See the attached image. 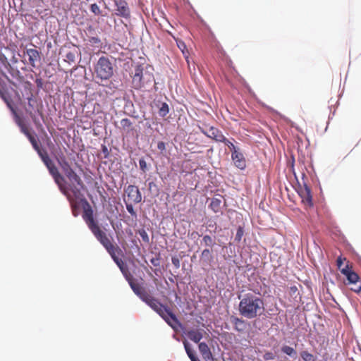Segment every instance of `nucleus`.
<instances>
[{"mask_svg":"<svg viewBox=\"0 0 361 361\" xmlns=\"http://www.w3.org/2000/svg\"><path fill=\"white\" fill-rule=\"evenodd\" d=\"M221 201L218 198H213L209 204V207L215 213H218L221 211Z\"/></svg>","mask_w":361,"mask_h":361,"instance_id":"393cba45","label":"nucleus"},{"mask_svg":"<svg viewBox=\"0 0 361 361\" xmlns=\"http://www.w3.org/2000/svg\"><path fill=\"white\" fill-rule=\"evenodd\" d=\"M300 357L303 360V361H316L317 360L316 357L307 350L301 351Z\"/></svg>","mask_w":361,"mask_h":361,"instance_id":"bb28decb","label":"nucleus"},{"mask_svg":"<svg viewBox=\"0 0 361 361\" xmlns=\"http://www.w3.org/2000/svg\"><path fill=\"white\" fill-rule=\"evenodd\" d=\"M126 209L127 211L134 217H137V214L135 211L134 210L133 206L132 204V202L128 203V202L125 201Z\"/></svg>","mask_w":361,"mask_h":361,"instance_id":"473e14b6","label":"nucleus"},{"mask_svg":"<svg viewBox=\"0 0 361 361\" xmlns=\"http://www.w3.org/2000/svg\"><path fill=\"white\" fill-rule=\"evenodd\" d=\"M88 41L92 45H95L97 47L101 44V40L97 37H91L89 38Z\"/></svg>","mask_w":361,"mask_h":361,"instance_id":"c9c22d12","label":"nucleus"},{"mask_svg":"<svg viewBox=\"0 0 361 361\" xmlns=\"http://www.w3.org/2000/svg\"><path fill=\"white\" fill-rule=\"evenodd\" d=\"M231 158L233 161L235 166L240 169V170H243L246 167V160L243 154L239 150H234L232 152Z\"/></svg>","mask_w":361,"mask_h":361,"instance_id":"2eb2a0df","label":"nucleus"},{"mask_svg":"<svg viewBox=\"0 0 361 361\" xmlns=\"http://www.w3.org/2000/svg\"><path fill=\"white\" fill-rule=\"evenodd\" d=\"M57 162L61 170L64 173L65 176L70 180L71 183L68 190L71 194V187L75 185L80 190L84 188V183L81 178L75 173V171L71 167L70 163L66 159L65 156H61L57 159Z\"/></svg>","mask_w":361,"mask_h":361,"instance_id":"7ed1b4c3","label":"nucleus"},{"mask_svg":"<svg viewBox=\"0 0 361 361\" xmlns=\"http://www.w3.org/2000/svg\"><path fill=\"white\" fill-rule=\"evenodd\" d=\"M281 351L289 356H293L296 354V351L288 345H283L281 348Z\"/></svg>","mask_w":361,"mask_h":361,"instance_id":"7c9ffc66","label":"nucleus"},{"mask_svg":"<svg viewBox=\"0 0 361 361\" xmlns=\"http://www.w3.org/2000/svg\"><path fill=\"white\" fill-rule=\"evenodd\" d=\"M157 148L161 151H165L166 150V145L163 141H160L157 143Z\"/></svg>","mask_w":361,"mask_h":361,"instance_id":"09e8293b","label":"nucleus"},{"mask_svg":"<svg viewBox=\"0 0 361 361\" xmlns=\"http://www.w3.org/2000/svg\"><path fill=\"white\" fill-rule=\"evenodd\" d=\"M94 73L101 80L111 78L114 74V68L110 60L104 56L100 57L94 67Z\"/></svg>","mask_w":361,"mask_h":361,"instance_id":"20e7f679","label":"nucleus"},{"mask_svg":"<svg viewBox=\"0 0 361 361\" xmlns=\"http://www.w3.org/2000/svg\"><path fill=\"white\" fill-rule=\"evenodd\" d=\"M15 120H16V124L20 128V131L25 136L30 133L29 129H28V127L25 125V123L23 122L22 118L16 113H15Z\"/></svg>","mask_w":361,"mask_h":361,"instance_id":"4be33fe9","label":"nucleus"},{"mask_svg":"<svg viewBox=\"0 0 361 361\" xmlns=\"http://www.w3.org/2000/svg\"><path fill=\"white\" fill-rule=\"evenodd\" d=\"M263 357L265 360H271L275 357L274 355L271 352H267Z\"/></svg>","mask_w":361,"mask_h":361,"instance_id":"49530a36","label":"nucleus"},{"mask_svg":"<svg viewBox=\"0 0 361 361\" xmlns=\"http://www.w3.org/2000/svg\"><path fill=\"white\" fill-rule=\"evenodd\" d=\"M115 4L116 6V13L117 16L128 18L130 17V11L128 7L127 3L124 0H118L116 1Z\"/></svg>","mask_w":361,"mask_h":361,"instance_id":"dca6fc26","label":"nucleus"},{"mask_svg":"<svg viewBox=\"0 0 361 361\" xmlns=\"http://www.w3.org/2000/svg\"><path fill=\"white\" fill-rule=\"evenodd\" d=\"M202 243L207 247H213L215 245L214 240L209 235H205L203 237Z\"/></svg>","mask_w":361,"mask_h":361,"instance_id":"c85d7f7f","label":"nucleus"},{"mask_svg":"<svg viewBox=\"0 0 361 361\" xmlns=\"http://www.w3.org/2000/svg\"><path fill=\"white\" fill-rule=\"evenodd\" d=\"M133 74L132 86L136 90L141 89L146 84L151 83L154 80L152 74L144 73L141 66H137Z\"/></svg>","mask_w":361,"mask_h":361,"instance_id":"39448f33","label":"nucleus"},{"mask_svg":"<svg viewBox=\"0 0 361 361\" xmlns=\"http://www.w3.org/2000/svg\"><path fill=\"white\" fill-rule=\"evenodd\" d=\"M90 10L95 15H99L101 13V10L97 4H92L90 6Z\"/></svg>","mask_w":361,"mask_h":361,"instance_id":"37998d69","label":"nucleus"},{"mask_svg":"<svg viewBox=\"0 0 361 361\" xmlns=\"http://www.w3.org/2000/svg\"><path fill=\"white\" fill-rule=\"evenodd\" d=\"M49 171L59 186L61 192L67 197L71 205L73 214L76 216L75 209L77 207V201L81 200L82 197L80 190L75 185L71 186V191L72 194H71L68 190V187L63 184L65 180L64 177L59 173L57 167L55 166L49 169Z\"/></svg>","mask_w":361,"mask_h":361,"instance_id":"f03ea898","label":"nucleus"},{"mask_svg":"<svg viewBox=\"0 0 361 361\" xmlns=\"http://www.w3.org/2000/svg\"><path fill=\"white\" fill-rule=\"evenodd\" d=\"M201 260L203 263L209 264L212 262L213 259V256L212 254V250L209 249H204L201 254Z\"/></svg>","mask_w":361,"mask_h":361,"instance_id":"5701e85b","label":"nucleus"},{"mask_svg":"<svg viewBox=\"0 0 361 361\" xmlns=\"http://www.w3.org/2000/svg\"><path fill=\"white\" fill-rule=\"evenodd\" d=\"M184 347L187 355L190 357L191 361H199L198 358L196 357L195 351L191 348L190 345L188 343L187 341H183Z\"/></svg>","mask_w":361,"mask_h":361,"instance_id":"b1692460","label":"nucleus"},{"mask_svg":"<svg viewBox=\"0 0 361 361\" xmlns=\"http://www.w3.org/2000/svg\"><path fill=\"white\" fill-rule=\"evenodd\" d=\"M202 332H204L203 329H193L188 330L185 333V334L190 340L197 343L203 338Z\"/></svg>","mask_w":361,"mask_h":361,"instance_id":"6ab92c4d","label":"nucleus"},{"mask_svg":"<svg viewBox=\"0 0 361 361\" xmlns=\"http://www.w3.org/2000/svg\"><path fill=\"white\" fill-rule=\"evenodd\" d=\"M244 234V231L243 227L239 226L237 229L236 235L235 237V240L237 242H240L242 239V237Z\"/></svg>","mask_w":361,"mask_h":361,"instance_id":"f704fd0d","label":"nucleus"},{"mask_svg":"<svg viewBox=\"0 0 361 361\" xmlns=\"http://www.w3.org/2000/svg\"><path fill=\"white\" fill-rule=\"evenodd\" d=\"M129 284L133 292L141 299L147 295L149 292L145 288L141 286L139 283L133 281L132 279L128 281Z\"/></svg>","mask_w":361,"mask_h":361,"instance_id":"f3484780","label":"nucleus"},{"mask_svg":"<svg viewBox=\"0 0 361 361\" xmlns=\"http://www.w3.org/2000/svg\"><path fill=\"white\" fill-rule=\"evenodd\" d=\"M25 53L28 56V63L32 68L37 67V63L41 60L40 52L35 49H27Z\"/></svg>","mask_w":361,"mask_h":361,"instance_id":"4468645a","label":"nucleus"},{"mask_svg":"<svg viewBox=\"0 0 361 361\" xmlns=\"http://www.w3.org/2000/svg\"><path fill=\"white\" fill-rule=\"evenodd\" d=\"M142 300L149 305L159 315L163 314V312H165L164 310L167 307L162 305L158 299L155 298L149 293L145 295Z\"/></svg>","mask_w":361,"mask_h":361,"instance_id":"1a4fd4ad","label":"nucleus"},{"mask_svg":"<svg viewBox=\"0 0 361 361\" xmlns=\"http://www.w3.org/2000/svg\"><path fill=\"white\" fill-rule=\"evenodd\" d=\"M199 128L201 133H202L207 137L212 138L216 142H221L225 140L224 135L216 128H214L213 126H208L206 124H203L202 126H200Z\"/></svg>","mask_w":361,"mask_h":361,"instance_id":"6e6552de","label":"nucleus"},{"mask_svg":"<svg viewBox=\"0 0 361 361\" xmlns=\"http://www.w3.org/2000/svg\"><path fill=\"white\" fill-rule=\"evenodd\" d=\"M177 45H178V48L181 50L183 54H185V51H188L186 45L183 41L177 42Z\"/></svg>","mask_w":361,"mask_h":361,"instance_id":"a18cd8bd","label":"nucleus"},{"mask_svg":"<svg viewBox=\"0 0 361 361\" xmlns=\"http://www.w3.org/2000/svg\"><path fill=\"white\" fill-rule=\"evenodd\" d=\"M298 194L302 199V202L308 207H313L312 195L310 188L305 185L304 187L300 188Z\"/></svg>","mask_w":361,"mask_h":361,"instance_id":"ddd939ff","label":"nucleus"},{"mask_svg":"<svg viewBox=\"0 0 361 361\" xmlns=\"http://www.w3.org/2000/svg\"><path fill=\"white\" fill-rule=\"evenodd\" d=\"M86 204L87 207L84 208L82 219L85 221L90 230H92L99 225L94 219L93 210L92 207L87 202Z\"/></svg>","mask_w":361,"mask_h":361,"instance_id":"9b49d317","label":"nucleus"},{"mask_svg":"<svg viewBox=\"0 0 361 361\" xmlns=\"http://www.w3.org/2000/svg\"><path fill=\"white\" fill-rule=\"evenodd\" d=\"M121 128L124 131L129 132L130 130H132L133 123H132V122L130 121V119H128V118H123L121 121Z\"/></svg>","mask_w":361,"mask_h":361,"instance_id":"a878e982","label":"nucleus"},{"mask_svg":"<svg viewBox=\"0 0 361 361\" xmlns=\"http://www.w3.org/2000/svg\"><path fill=\"white\" fill-rule=\"evenodd\" d=\"M43 163L46 165L48 170L55 166L54 163L49 157H45V160H44Z\"/></svg>","mask_w":361,"mask_h":361,"instance_id":"79ce46f5","label":"nucleus"},{"mask_svg":"<svg viewBox=\"0 0 361 361\" xmlns=\"http://www.w3.org/2000/svg\"><path fill=\"white\" fill-rule=\"evenodd\" d=\"M163 312V314H159L165 322L174 330H177L181 326L180 322L178 321L176 315L166 307Z\"/></svg>","mask_w":361,"mask_h":361,"instance_id":"9d476101","label":"nucleus"},{"mask_svg":"<svg viewBox=\"0 0 361 361\" xmlns=\"http://www.w3.org/2000/svg\"><path fill=\"white\" fill-rule=\"evenodd\" d=\"M346 261V258H343L341 256H339L336 259V264L338 269L341 271V269H343L345 267H343V262Z\"/></svg>","mask_w":361,"mask_h":361,"instance_id":"ea45409f","label":"nucleus"},{"mask_svg":"<svg viewBox=\"0 0 361 361\" xmlns=\"http://www.w3.org/2000/svg\"><path fill=\"white\" fill-rule=\"evenodd\" d=\"M224 140H225L221 141V142H224L226 145H227L231 152H234V150H238L235 147V145L231 141H229L225 136H224Z\"/></svg>","mask_w":361,"mask_h":361,"instance_id":"4c0bfd02","label":"nucleus"},{"mask_svg":"<svg viewBox=\"0 0 361 361\" xmlns=\"http://www.w3.org/2000/svg\"><path fill=\"white\" fill-rule=\"evenodd\" d=\"M26 137L28 138L29 141L32 144L33 148L35 149H38V147H39L38 144V141L36 138V137L32 135L31 133H30L28 135H26Z\"/></svg>","mask_w":361,"mask_h":361,"instance_id":"c756f323","label":"nucleus"},{"mask_svg":"<svg viewBox=\"0 0 361 361\" xmlns=\"http://www.w3.org/2000/svg\"><path fill=\"white\" fill-rule=\"evenodd\" d=\"M351 269L352 267H350L348 264H347L343 269H341V274L346 277V282L345 283L346 285L353 286L351 288V290L355 293H360L361 291V281L360 276Z\"/></svg>","mask_w":361,"mask_h":361,"instance_id":"0eeeda50","label":"nucleus"},{"mask_svg":"<svg viewBox=\"0 0 361 361\" xmlns=\"http://www.w3.org/2000/svg\"><path fill=\"white\" fill-rule=\"evenodd\" d=\"M231 322L233 324L235 330L238 332H242L246 329V322L241 318L232 316Z\"/></svg>","mask_w":361,"mask_h":361,"instance_id":"aec40b11","label":"nucleus"},{"mask_svg":"<svg viewBox=\"0 0 361 361\" xmlns=\"http://www.w3.org/2000/svg\"><path fill=\"white\" fill-rule=\"evenodd\" d=\"M151 263L154 265V266H158L159 265V259L157 258H152L151 259Z\"/></svg>","mask_w":361,"mask_h":361,"instance_id":"3c124183","label":"nucleus"},{"mask_svg":"<svg viewBox=\"0 0 361 361\" xmlns=\"http://www.w3.org/2000/svg\"><path fill=\"white\" fill-rule=\"evenodd\" d=\"M97 240L105 247L109 254L113 252L114 250L121 251V248L118 245L112 243L110 238L107 234L101 230L99 226L90 230Z\"/></svg>","mask_w":361,"mask_h":361,"instance_id":"423d86ee","label":"nucleus"},{"mask_svg":"<svg viewBox=\"0 0 361 361\" xmlns=\"http://www.w3.org/2000/svg\"><path fill=\"white\" fill-rule=\"evenodd\" d=\"M199 350L205 361H213V357L208 345L202 342L199 343Z\"/></svg>","mask_w":361,"mask_h":361,"instance_id":"a211bd4d","label":"nucleus"},{"mask_svg":"<svg viewBox=\"0 0 361 361\" xmlns=\"http://www.w3.org/2000/svg\"><path fill=\"white\" fill-rule=\"evenodd\" d=\"M120 270L128 281L131 279V275L129 272L127 265H126L123 267H122L121 269H120Z\"/></svg>","mask_w":361,"mask_h":361,"instance_id":"e433bc0d","label":"nucleus"},{"mask_svg":"<svg viewBox=\"0 0 361 361\" xmlns=\"http://www.w3.org/2000/svg\"><path fill=\"white\" fill-rule=\"evenodd\" d=\"M0 96L4 100V102L6 103V104L10 108V109L12 111V112L14 114L16 113L11 104L10 99L6 97L4 93L1 90H0Z\"/></svg>","mask_w":361,"mask_h":361,"instance_id":"2f4dec72","label":"nucleus"},{"mask_svg":"<svg viewBox=\"0 0 361 361\" xmlns=\"http://www.w3.org/2000/svg\"><path fill=\"white\" fill-rule=\"evenodd\" d=\"M42 159V161L45 160V157H49L47 152L45 149H42L40 147H38V149H35Z\"/></svg>","mask_w":361,"mask_h":361,"instance_id":"72a5a7b5","label":"nucleus"},{"mask_svg":"<svg viewBox=\"0 0 361 361\" xmlns=\"http://www.w3.org/2000/svg\"><path fill=\"white\" fill-rule=\"evenodd\" d=\"M172 264L178 269L180 266V259L176 257H173L171 259Z\"/></svg>","mask_w":361,"mask_h":361,"instance_id":"de8ad7c7","label":"nucleus"},{"mask_svg":"<svg viewBox=\"0 0 361 361\" xmlns=\"http://www.w3.org/2000/svg\"><path fill=\"white\" fill-rule=\"evenodd\" d=\"M75 60V54L72 51H69L66 54V61L68 62H74Z\"/></svg>","mask_w":361,"mask_h":361,"instance_id":"a19ab883","label":"nucleus"},{"mask_svg":"<svg viewBox=\"0 0 361 361\" xmlns=\"http://www.w3.org/2000/svg\"><path fill=\"white\" fill-rule=\"evenodd\" d=\"M169 112V105L164 102L161 104V107L159 109V114L161 117H165Z\"/></svg>","mask_w":361,"mask_h":361,"instance_id":"cd10ccee","label":"nucleus"},{"mask_svg":"<svg viewBox=\"0 0 361 361\" xmlns=\"http://www.w3.org/2000/svg\"><path fill=\"white\" fill-rule=\"evenodd\" d=\"M139 165H140V169L143 172H145L147 171V163L143 158H142L139 160Z\"/></svg>","mask_w":361,"mask_h":361,"instance_id":"c03bdc74","label":"nucleus"},{"mask_svg":"<svg viewBox=\"0 0 361 361\" xmlns=\"http://www.w3.org/2000/svg\"><path fill=\"white\" fill-rule=\"evenodd\" d=\"M109 255H111V258L113 259L114 262L116 264V265L119 267V269H121L122 267H123L124 266L126 265L123 262V261L121 258H119V256L123 255V252L121 249L120 252L114 250L113 252H111Z\"/></svg>","mask_w":361,"mask_h":361,"instance_id":"412c9836","label":"nucleus"},{"mask_svg":"<svg viewBox=\"0 0 361 361\" xmlns=\"http://www.w3.org/2000/svg\"><path fill=\"white\" fill-rule=\"evenodd\" d=\"M125 191L128 196V201L135 204L140 203L142 201V195L137 186L130 185Z\"/></svg>","mask_w":361,"mask_h":361,"instance_id":"f8f14e48","label":"nucleus"},{"mask_svg":"<svg viewBox=\"0 0 361 361\" xmlns=\"http://www.w3.org/2000/svg\"><path fill=\"white\" fill-rule=\"evenodd\" d=\"M0 61L4 64L6 65L7 63L8 65H10L8 62L7 61V59L6 56L3 54H0Z\"/></svg>","mask_w":361,"mask_h":361,"instance_id":"8fccbe9b","label":"nucleus"},{"mask_svg":"<svg viewBox=\"0 0 361 361\" xmlns=\"http://www.w3.org/2000/svg\"><path fill=\"white\" fill-rule=\"evenodd\" d=\"M238 311L241 316L251 319L260 315L264 310L263 300L252 293L239 295Z\"/></svg>","mask_w":361,"mask_h":361,"instance_id":"f257e3e1","label":"nucleus"},{"mask_svg":"<svg viewBox=\"0 0 361 361\" xmlns=\"http://www.w3.org/2000/svg\"><path fill=\"white\" fill-rule=\"evenodd\" d=\"M139 234L144 242L149 243V235H148L147 233L144 229L139 231Z\"/></svg>","mask_w":361,"mask_h":361,"instance_id":"58836bf2","label":"nucleus"}]
</instances>
